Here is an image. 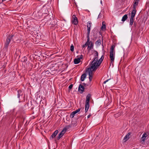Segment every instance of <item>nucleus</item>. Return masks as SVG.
Returning a JSON list of instances; mask_svg holds the SVG:
<instances>
[{
    "label": "nucleus",
    "instance_id": "f257e3e1",
    "mask_svg": "<svg viewBox=\"0 0 149 149\" xmlns=\"http://www.w3.org/2000/svg\"><path fill=\"white\" fill-rule=\"evenodd\" d=\"M98 52L96 51H95L94 52L93 60L90 65V66H91L92 68H95L94 67L98 68L100 65L104 58V56L102 55L100 59L98 60Z\"/></svg>",
    "mask_w": 149,
    "mask_h": 149
},
{
    "label": "nucleus",
    "instance_id": "f03ea898",
    "mask_svg": "<svg viewBox=\"0 0 149 149\" xmlns=\"http://www.w3.org/2000/svg\"><path fill=\"white\" fill-rule=\"evenodd\" d=\"M94 68H92L90 66L89 68H87V69L86 70V72L88 74L89 78L90 81H91L93 78V72L94 71L96 70L97 68H95V67H94Z\"/></svg>",
    "mask_w": 149,
    "mask_h": 149
},
{
    "label": "nucleus",
    "instance_id": "7ed1b4c3",
    "mask_svg": "<svg viewBox=\"0 0 149 149\" xmlns=\"http://www.w3.org/2000/svg\"><path fill=\"white\" fill-rule=\"evenodd\" d=\"M115 46L114 45L111 46L110 51V58L111 63H113L114 61L115 57V52L114 51Z\"/></svg>",
    "mask_w": 149,
    "mask_h": 149
},
{
    "label": "nucleus",
    "instance_id": "20e7f679",
    "mask_svg": "<svg viewBox=\"0 0 149 149\" xmlns=\"http://www.w3.org/2000/svg\"><path fill=\"white\" fill-rule=\"evenodd\" d=\"M13 35H11V36L9 35L7 36L5 43V48H7L8 47L10 40L13 38Z\"/></svg>",
    "mask_w": 149,
    "mask_h": 149
},
{
    "label": "nucleus",
    "instance_id": "39448f33",
    "mask_svg": "<svg viewBox=\"0 0 149 149\" xmlns=\"http://www.w3.org/2000/svg\"><path fill=\"white\" fill-rule=\"evenodd\" d=\"M92 24V22L91 21H88V22L87 27V38H88V40H89V35L91 29V25Z\"/></svg>",
    "mask_w": 149,
    "mask_h": 149
},
{
    "label": "nucleus",
    "instance_id": "423d86ee",
    "mask_svg": "<svg viewBox=\"0 0 149 149\" xmlns=\"http://www.w3.org/2000/svg\"><path fill=\"white\" fill-rule=\"evenodd\" d=\"M87 45H88L87 49L90 51L93 48V44L91 41H90V39L88 40V38L87 40Z\"/></svg>",
    "mask_w": 149,
    "mask_h": 149
},
{
    "label": "nucleus",
    "instance_id": "0eeeda50",
    "mask_svg": "<svg viewBox=\"0 0 149 149\" xmlns=\"http://www.w3.org/2000/svg\"><path fill=\"white\" fill-rule=\"evenodd\" d=\"M72 23L75 25H77L78 24V21L77 18L75 15H73L72 16Z\"/></svg>",
    "mask_w": 149,
    "mask_h": 149
},
{
    "label": "nucleus",
    "instance_id": "6e6552de",
    "mask_svg": "<svg viewBox=\"0 0 149 149\" xmlns=\"http://www.w3.org/2000/svg\"><path fill=\"white\" fill-rule=\"evenodd\" d=\"M83 58V55H81L79 58H75L74 60V63L75 64H77L80 62V60Z\"/></svg>",
    "mask_w": 149,
    "mask_h": 149
},
{
    "label": "nucleus",
    "instance_id": "1a4fd4ad",
    "mask_svg": "<svg viewBox=\"0 0 149 149\" xmlns=\"http://www.w3.org/2000/svg\"><path fill=\"white\" fill-rule=\"evenodd\" d=\"M148 134L146 133H144L142 135V137L141 139V142L143 143L146 140V137L148 136Z\"/></svg>",
    "mask_w": 149,
    "mask_h": 149
},
{
    "label": "nucleus",
    "instance_id": "9d476101",
    "mask_svg": "<svg viewBox=\"0 0 149 149\" xmlns=\"http://www.w3.org/2000/svg\"><path fill=\"white\" fill-rule=\"evenodd\" d=\"M84 88L81 84H80L78 87V91L81 93H82L84 91Z\"/></svg>",
    "mask_w": 149,
    "mask_h": 149
},
{
    "label": "nucleus",
    "instance_id": "9b49d317",
    "mask_svg": "<svg viewBox=\"0 0 149 149\" xmlns=\"http://www.w3.org/2000/svg\"><path fill=\"white\" fill-rule=\"evenodd\" d=\"M65 133V130H62L61 132L59 134L58 136L57 137V139L58 140Z\"/></svg>",
    "mask_w": 149,
    "mask_h": 149
},
{
    "label": "nucleus",
    "instance_id": "f8f14e48",
    "mask_svg": "<svg viewBox=\"0 0 149 149\" xmlns=\"http://www.w3.org/2000/svg\"><path fill=\"white\" fill-rule=\"evenodd\" d=\"M91 95L90 94H88L87 95L86 97L85 103H89V101L91 98Z\"/></svg>",
    "mask_w": 149,
    "mask_h": 149
},
{
    "label": "nucleus",
    "instance_id": "ddd939ff",
    "mask_svg": "<svg viewBox=\"0 0 149 149\" xmlns=\"http://www.w3.org/2000/svg\"><path fill=\"white\" fill-rule=\"evenodd\" d=\"M136 9H133V10L132 11L131 13V17L134 18L135 15L136 14Z\"/></svg>",
    "mask_w": 149,
    "mask_h": 149
},
{
    "label": "nucleus",
    "instance_id": "4468645a",
    "mask_svg": "<svg viewBox=\"0 0 149 149\" xmlns=\"http://www.w3.org/2000/svg\"><path fill=\"white\" fill-rule=\"evenodd\" d=\"M130 133H128L124 138L123 140L125 142L127 141L130 138Z\"/></svg>",
    "mask_w": 149,
    "mask_h": 149
},
{
    "label": "nucleus",
    "instance_id": "2eb2a0df",
    "mask_svg": "<svg viewBox=\"0 0 149 149\" xmlns=\"http://www.w3.org/2000/svg\"><path fill=\"white\" fill-rule=\"evenodd\" d=\"M106 27L105 23L104 22H102V26L101 27L102 30L104 31L106 29Z\"/></svg>",
    "mask_w": 149,
    "mask_h": 149
},
{
    "label": "nucleus",
    "instance_id": "dca6fc26",
    "mask_svg": "<svg viewBox=\"0 0 149 149\" xmlns=\"http://www.w3.org/2000/svg\"><path fill=\"white\" fill-rule=\"evenodd\" d=\"M58 132V131L57 130H55L51 136L52 139L54 138Z\"/></svg>",
    "mask_w": 149,
    "mask_h": 149
},
{
    "label": "nucleus",
    "instance_id": "f3484780",
    "mask_svg": "<svg viewBox=\"0 0 149 149\" xmlns=\"http://www.w3.org/2000/svg\"><path fill=\"white\" fill-rule=\"evenodd\" d=\"M23 94V92L22 91L20 90H19L17 91V97L18 98H19V97L21 95H22Z\"/></svg>",
    "mask_w": 149,
    "mask_h": 149
},
{
    "label": "nucleus",
    "instance_id": "a211bd4d",
    "mask_svg": "<svg viewBox=\"0 0 149 149\" xmlns=\"http://www.w3.org/2000/svg\"><path fill=\"white\" fill-rule=\"evenodd\" d=\"M89 107V103H85V111L86 112H87Z\"/></svg>",
    "mask_w": 149,
    "mask_h": 149
},
{
    "label": "nucleus",
    "instance_id": "6ab92c4d",
    "mask_svg": "<svg viewBox=\"0 0 149 149\" xmlns=\"http://www.w3.org/2000/svg\"><path fill=\"white\" fill-rule=\"evenodd\" d=\"M86 77V74H82L81 76V81H83L85 80Z\"/></svg>",
    "mask_w": 149,
    "mask_h": 149
},
{
    "label": "nucleus",
    "instance_id": "aec40b11",
    "mask_svg": "<svg viewBox=\"0 0 149 149\" xmlns=\"http://www.w3.org/2000/svg\"><path fill=\"white\" fill-rule=\"evenodd\" d=\"M127 18L128 16L127 15L125 14L123 17L121 21L123 22H124L127 19Z\"/></svg>",
    "mask_w": 149,
    "mask_h": 149
},
{
    "label": "nucleus",
    "instance_id": "412c9836",
    "mask_svg": "<svg viewBox=\"0 0 149 149\" xmlns=\"http://www.w3.org/2000/svg\"><path fill=\"white\" fill-rule=\"evenodd\" d=\"M138 1H135L134 2L133 5V9H136V6L138 5Z\"/></svg>",
    "mask_w": 149,
    "mask_h": 149
},
{
    "label": "nucleus",
    "instance_id": "4be33fe9",
    "mask_svg": "<svg viewBox=\"0 0 149 149\" xmlns=\"http://www.w3.org/2000/svg\"><path fill=\"white\" fill-rule=\"evenodd\" d=\"M71 125H69L66 126L63 129V130H64L65 131V132H66V131L69 129L71 127Z\"/></svg>",
    "mask_w": 149,
    "mask_h": 149
},
{
    "label": "nucleus",
    "instance_id": "5701e85b",
    "mask_svg": "<svg viewBox=\"0 0 149 149\" xmlns=\"http://www.w3.org/2000/svg\"><path fill=\"white\" fill-rule=\"evenodd\" d=\"M134 18L132 17H130V25L131 26L132 25L133 23L134 22Z\"/></svg>",
    "mask_w": 149,
    "mask_h": 149
},
{
    "label": "nucleus",
    "instance_id": "b1692460",
    "mask_svg": "<svg viewBox=\"0 0 149 149\" xmlns=\"http://www.w3.org/2000/svg\"><path fill=\"white\" fill-rule=\"evenodd\" d=\"M70 50L72 52H73L74 51V47L72 44L70 46Z\"/></svg>",
    "mask_w": 149,
    "mask_h": 149
},
{
    "label": "nucleus",
    "instance_id": "393cba45",
    "mask_svg": "<svg viewBox=\"0 0 149 149\" xmlns=\"http://www.w3.org/2000/svg\"><path fill=\"white\" fill-rule=\"evenodd\" d=\"M101 43V40H100L99 39L96 41V44H97V45H100Z\"/></svg>",
    "mask_w": 149,
    "mask_h": 149
},
{
    "label": "nucleus",
    "instance_id": "a878e982",
    "mask_svg": "<svg viewBox=\"0 0 149 149\" xmlns=\"http://www.w3.org/2000/svg\"><path fill=\"white\" fill-rule=\"evenodd\" d=\"M80 110V109H78L77 110H76V111H73V112L75 114H76L78 112H79Z\"/></svg>",
    "mask_w": 149,
    "mask_h": 149
},
{
    "label": "nucleus",
    "instance_id": "bb28decb",
    "mask_svg": "<svg viewBox=\"0 0 149 149\" xmlns=\"http://www.w3.org/2000/svg\"><path fill=\"white\" fill-rule=\"evenodd\" d=\"M75 114L73 112L70 115V117L71 118H72L74 117Z\"/></svg>",
    "mask_w": 149,
    "mask_h": 149
},
{
    "label": "nucleus",
    "instance_id": "cd10ccee",
    "mask_svg": "<svg viewBox=\"0 0 149 149\" xmlns=\"http://www.w3.org/2000/svg\"><path fill=\"white\" fill-rule=\"evenodd\" d=\"M87 42H86V43L84 45H83L82 46V49H83L87 45Z\"/></svg>",
    "mask_w": 149,
    "mask_h": 149
},
{
    "label": "nucleus",
    "instance_id": "c85d7f7f",
    "mask_svg": "<svg viewBox=\"0 0 149 149\" xmlns=\"http://www.w3.org/2000/svg\"><path fill=\"white\" fill-rule=\"evenodd\" d=\"M73 85L72 84H70L68 87V88L69 89H70L72 88Z\"/></svg>",
    "mask_w": 149,
    "mask_h": 149
},
{
    "label": "nucleus",
    "instance_id": "c756f323",
    "mask_svg": "<svg viewBox=\"0 0 149 149\" xmlns=\"http://www.w3.org/2000/svg\"><path fill=\"white\" fill-rule=\"evenodd\" d=\"M109 80V79H107V80H106L103 83L104 84H106V83Z\"/></svg>",
    "mask_w": 149,
    "mask_h": 149
},
{
    "label": "nucleus",
    "instance_id": "7c9ffc66",
    "mask_svg": "<svg viewBox=\"0 0 149 149\" xmlns=\"http://www.w3.org/2000/svg\"><path fill=\"white\" fill-rule=\"evenodd\" d=\"M91 114H89L88 115V116H87V118H90V116H91Z\"/></svg>",
    "mask_w": 149,
    "mask_h": 149
},
{
    "label": "nucleus",
    "instance_id": "2f4dec72",
    "mask_svg": "<svg viewBox=\"0 0 149 149\" xmlns=\"http://www.w3.org/2000/svg\"><path fill=\"white\" fill-rule=\"evenodd\" d=\"M100 3H101V4H102V1L101 0V1H100Z\"/></svg>",
    "mask_w": 149,
    "mask_h": 149
}]
</instances>
